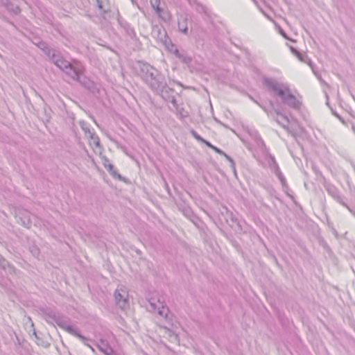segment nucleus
<instances>
[{
    "label": "nucleus",
    "instance_id": "1",
    "mask_svg": "<svg viewBox=\"0 0 355 355\" xmlns=\"http://www.w3.org/2000/svg\"><path fill=\"white\" fill-rule=\"evenodd\" d=\"M263 84L274 96L279 97L283 103L291 108L300 109L301 106L300 102L297 100L286 85L279 83L275 79L268 78L263 79Z\"/></svg>",
    "mask_w": 355,
    "mask_h": 355
},
{
    "label": "nucleus",
    "instance_id": "2",
    "mask_svg": "<svg viewBox=\"0 0 355 355\" xmlns=\"http://www.w3.org/2000/svg\"><path fill=\"white\" fill-rule=\"evenodd\" d=\"M139 76L153 92L159 90L166 86V80L164 75L154 67L142 62H139Z\"/></svg>",
    "mask_w": 355,
    "mask_h": 355
},
{
    "label": "nucleus",
    "instance_id": "3",
    "mask_svg": "<svg viewBox=\"0 0 355 355\" xmlns=\"http://www.w3.org/2000/svg\"><path fill=\"white\" fill-rule=\"evenodd\" d=\"M71 79L80 83L85 87H89V81L83 77L84 67L80 62L74 61L73 64L69 63L62 71Z\"/></svg>",
    "mask_w": 355,
    "mask_h": 355
},
{
    "label": "nucleus",
    "instance_id": "4",
    "mask_svg": "<svg viewBox=\"0 0 355 355\" xmlns=\"http://www.w3.org/2000/svg\"><path fill=\"white\" fill-rule=\"evenodd\" d=\"M54 324H56L68 333L78 337L84 345L90 347L93 352L94 351L92 347L89 344V340L79 332L78 328L69 324V320L68 318L58 313L54 320Z\"/></svg>",
    "mask_w": 355,
    "mask_h": 355
},
{
    "label": "nucleus",
    "instance_id": "5",
    "mask_svg": "<svg viewBox=\"0 0 355 355\" xmlns=\"http://www.w3.org/2000/svg\"><path fill=\"white\" fill-rule=\"evenodd\" d=\"M159 33L161 35L160 40L161 42L167 47V49L173 53L177 58H178L183 63L189 64L191 63L192 59L190 56L187 55L185 51L184 50H178L176 46L173 44L171 40L168 39L166 32L163 30V33L160 30H159Z\"/></svg>",
    "mask_w": 355,
    "mask_h": 355
},
{
    "label": "nucleus",
    "instance_id": "6",
    "mask_svg": "<svg viewBox=\"0 0 355 355\" xmlns=\"http://www.w3.org/2000/svg\"><path fill=\"white\" fill-rule=\"evenodd\" d=\"M147 309L150 312L157 313L160 316L164 318L168 324H172L171 322L172 315L171 314L168 308L165 306L164 305V302L159 299L156 300L153 297L149 299Z\"/></svg>",
    "mask_w": 355,
    "mask_h": 355
},
{
    "label": "nucleus",
    "instance_id": "7",
    "mask_svg": "<svg viewBox=\"0 0 355 355\" xmlns=\"http://www.w3.org/2000/svg\"><path fill=\"white\" fill-rule=\"evenodd\" d=\"M254 101L256 103H257L267 113L269 117L275 120V121L282 128H284L286 130H288L289 125V119L288 116L283 114L279 109H275L273 103L272 101H270L271 110H269L265 106H263L256 101Z\"/></svg>",
    "mask_w": 355,
    "mask_h": 355
},
{
    "label": "nucleus",
    "instance_id": "8",
    "mask_svg": "<svg viewBox=\"0 0 355 355\" xmlns=\"http://www.w3.org/2000/svg\"><path fill=\"white\" fill-rule=\"evenodd\" d=\"M114 295L116 304L119 308L124 309L128 306V294L125 288H116Z\"/></svg>",
    "mask_w": 355,
    "mask_h": 355
},
{
    "label": "nucleus",
    "instance_id": "9",
    "mask_svg": "<svg viewBox=\"0 0 355 355\" xmlns=\"http://www.w3.org/2000/svg\"><path fill=\"white\" fill-rule=\"evenodd\" d=\"M46 53L51 58L52 62L62 71L70 63L69 61L66 60L60 53H57L54 50L47 49Z\"/></svg>",
    "mask_w": 355,
    "mask_h": 355
},
{
    "label": "nucleus",
    "instance_id": "10",
    "mask_svg": "<svg viewBox=\"0 0 355 355\" xmlns=\"http://www.w3.org/2000/svg\"><path fill=\"white\" fill-rule=\"evenodd\" d=\"M324 188L328 194L331 196L336 202H338L343 207H347V204L345 201V198L340 195V191L336 187L331 184L326 183L324 184Z\"/></svg>",
    "mask_w": 355,
    "mask_h": 355
},
{
    "label": "nucleus",
    "instance_id": "11",
    "mask_svg": "<svg viewBox=\"0 0 355 355\" xmlns=\"http://www.w3.org/2000/svg\"><path fill=\"white\" fill-rule=\"evenodd\" d=\"M154 92L159 94L162 98L165 101H169L171 98V96L175 94V90L171 87H169L167 85V83L166 82V86L163 87L159 90H156Z\"/></svg>",
    "mask_w": 355,
    "mask_h": 355
},
{
    "label": "nucleus",
    "instance_id": "12",
    "mask_svg": "<svg viewBox=\"0 0 355 355\" xmlns=\"http://www.w3.org/2000/svg\"><path fill=\"white\" fill-rule=\"evenodd\" d=\"M103 164L112 177L119 180L122 179L121 175L117 173L114 165L110 163V160L107 157H104L103 159Z\"/></svg>",
    "mask_w": 355,
    "mask_h": 355
},
{
    "label": "nucleus",
    "instance_id": "13",
    "mask_svg": "<svg viewBox=\"0 0 355 355\" xmlns=\"http://www.w3.org/2000/svg\"><path fill=\"white\" fill-rule=\"evenodd\" d=\"M263 157L267 162V164L270 170L274 172L275 174L281 171L277 162L275 161V157L270 153H268V155L263 156Z\"/></svg>",
    "mask_w": 355,
    "mask_h": 355
},
{
    "label": "nucleus",
    "instance_id": "14",
    "mask_svg": "<svg viewBox=\"0 0 355 355\" xmlns=\"http://www.w3.org/2000/svg\"><path fill=\"white\" fill-rule=\"evenodd\" d=\"M178 30L180 32L187 34L188 32V19L185 16H181L178 22Z\"/></svg>",
    "mask_w": 355,
    "mask_h": 355
},
{
    "label": "nucleus",
    "instance_id": "15",
    "mask_svg": "<svg viewBox=\"0 0 355 355\" xmlns=\"http://www.w3.org/2000/svg\"><path fill=\"white\" fill-rule=\"evenodd\" d=\"M255 141L257 147L261 153L262 156H264L265 155H268V153H269L268 149L267 148L264 141L262 140L260 136L256 137Z\"/></svg>",
    "mask_w": 355,
    "mask_h": 355
},
{
    "label": "nucleus",
    "instance_id": "16",
    "mask_svg": "<svg viewBox=\"0 0 355 355\" xmlns=\"http://www.w3.org/2000/svg\"><path fill=\"white\" fill-rule=\"evenodd\" d=\"M43 314L44 319L48 323L51 324H54V320L58 315V313L51 309H46L44 311Z\"/></svg>",
    "mask_w": 355,
    "mask_h": 355
},
{
    "label": "nucleus",
    "instance_id": "17",
    "mask_svg": "<svg viewBox=\"0 0 355 355\" xmlns=\"http://www.w3.org/2000/svg\"><path fill=\"white\" fill-rule=\"evenodd\" d=\"M96 347L106 355H110L113 351L112 347L103 340H101L100 343L96 344Z\"/></svg>",
    "mask_w": 355,
    "mask_h": 355
},
{
    "label": "nucleus",
    "instance_id": "18",
    "mask_svg": "<svg viewBox=\"0 0 355 355\" xmlns=\"http://www.w3.org/2000/svg\"><path fill=\"white\" fill-rule=\"evenodd\" d=\"M291 52L297 56V58L302 62H304V63H309L310 62V60L309 59V58L307 57V55L306 54H303L302 53H300V51H298L296 49L293 48V47H291Z\"/></svg>",
    "mask_w": 355,
    "mask_h": 355
},
{
    "label": "nucleus",
    "instance_id": "19",
    "mask_svg": "<svg viewBox=\"0 0 355 355\" xmlns=\"http://www.w3.org/2000/svg\"><path fill=\"white\" fill-rule=\"evenodd\" d=\"M150 3L152 8L155 10L156 14L161 17L163 10L159 6L160 0H150Z\"/></svg>",
    "mask_w": 355,
    "mask_h": 355
},
{
    "label": "nucleus",
    "instance_id": "20",
    "mask_svg": "<svg viewBox=\"0 0 355 355\" xmlns=\"http://www.w3.org/2000/svg\"><path fill=\"white\" fill-rule=\"evenodd\" d=\"M174 110L177 116L182 119L189 116V112L183 107L178 105Z\"/></svg>",
    "mask_w": 355,
    "mask_h": 355
},
{
    "label": "nucleus",
    "instance_id": "21",
    "mask_svg": "<svg viewBox=\"0 0 355 355\" xmlns=\"http://www.w3.org/2000/svg\"><path fill=\"white\" fill-rule=\"evenodd\" d=\"M79 124L82 130L84 131L85 136L88 138L91 135L94 134V132L91 131L89 129L88 124L84 121H80Z\"/></svg>",
    "mask_w": 355,
    "mask_h": 355
},
{
    "label": "nucleus",
    "instance_id": "22",
    "mask_svg": "<svg viewBox=\"0 0 355 355\" xmlns=\"http://www.w3.org/2000/svg\"><path fill=\"white\" fill-rule=\"evenodd\" d=\"M97 6L103 12H107L109 10L107 0H96Z\"/></svg>",
    "mask_w": 355,
    "mask_h": 355
},
{
    "label": "nucleus",
    "instance_id": "23",
    "mask_svg": "<svg viewBox=\"0 0 355 355\" xmlns=\"http://www.w3.org/2000/svg\"><path fill=\"white\" fill-rule=\"evenodd\" d=\"M165 331L172 342L177 343L179 341L178 336L176 334H175L173 331L166 327Z\"/></svg>",
    "mask_w": 355,
    "mask_h": 355
},
{
    "label": "nucleus",
    "instance_id": "24",
    "mask_svg": "<svg viewBox=\"0 0 355 355\" xmlns=\"http://www.w3.org/2000/svg\"><path fill=\"white\" fill-rule=\"evenodd\" d=\"M89 139H90V144H93L96 147H100V139L95 133L91 135Z\"/></svg>",
    "mask_w": 355,
    "mask_h": 355
},
{
    "label": "nucleus",
    "instance_id": "25",
    "mask_svg": "<svg viewBox=\"0 0 355 355\" xmlns=\"http://www.w3.org/2000/svg\"><path fill=\"white\" fill-rule=\"evenodd\" d=\"M212 149L216 152L217 153L220 154V155H223L230 162H231L232 164H234V162L232 160V159L228 156L225 153H224L223 150H221L220 148L216 147L214 146V147L212 148Z\"/></svg>",
    "mask_w": 355,
    "mask_h": 355
},
{
    "label": "nucleus",
    "instance_id": "26",
    "mask_svg": "<svg viewBox=\"0 0 355 355\" xmlns=\"http://www.w3.org/2000/svg\"><path fill=\"white\" fill-rule=\"evenodd\" d=\"M275 175L277 176V178H279V181L281 182L282 187L284 189H288V186L286 184V179L284 177V175L282 173V172L279 171V173H276Z\"/></svg>",
    "mask_w": 355,
    "mask_h": 355
},
{
    "label": "nucleus",
    "instance_id": "27",
    "mask_svg": "<svg viewBox=\"0 0 355 355\" xmlns=\"http://www.w3.org/2000/svg\"><path fill=\"white\" fill-rule=\"evenodd\" d=\"M8 266V262L0 254V267L6 269Z\"/></svg>",
    "mask_w": 355,
    "mask_h": 355
},
{
    "label": "nucleus",
    "instance_id": "28",
    "mask_svg": "<svg viewBox=\"0 0 355 355\" xmlns=\"http://www.w3.org/2000/svg\"><path fill=\"white\" fill-rule=\"evenodd\" d=\"M193 137L200 142H205V140L202 139L195 130L191 132Z\"/></svg>",
    "mask_w": 355,
    "mask_h": 355
},
{
    "label": "nucleus",
    "instance_id": "29",
    "mask_svg": "<svg viewBox=\"0 0 355 355\" xmlns=\"http://www.w3.org/2000/svg\"><path fill=\"white\" fill-rule=\"evenodd\" d=\"M168 102H171L173 105V108L175 109V107H177L179 105L177 103V101H176V98H175V95H173L172 96H171V98L169 99V101H167Z\"/></svg>",
    "mask_w": 355,
    "mask_h": 355
},
{
    "label": "nucleus",
    "instance_id": "30",
    "mask_svg": "<svg viewBox=\"0 0 355 355\" xmlns=\"http://www.w3.org/2000/svg\"><path fill=\"white\" fill-rule=\"evenodd\" d=\"M26 214H27V216H26V218L27 219V221H26L25 220H23V225H25L26 227H28V226L31 223V214L29 213H26Z\"/></svg>",
    "mask_w": 355,
    "mask_h": 355
},
{
    "label": "nucleus",
    "instance_id": "31",
    "mask_svg": "<svg viewBox=\"0 0 355 355\" xmlns=\"http://www.w3.org/2000/svg\"><path fill=\"white\" fill-rule=\"evenodd\" d=\"M126 33L127 34L131 37H134L135 36V31L131 27H128L126 30Z\"/></svg>",
    "mask_w": 355,
    "mask_h": 355
},
{
    "label": "nucleus",
    "instance_id": "32",
    "mask_svg": "<svg viewBox=\"0 0 355 355\" xmlns=\"http://www.w3.org/2000/svg\"><path fill=\"white\" fill-rule=\"evenodd\" d=\"M198 10L199 12H202L205 13V15H207V8L202 5L198 6Z\"/></svg>",
    "mask_w": 355,
    "mask_h": 355
},
{
    "label": "nucleus",
    "instance_id": "33",
    "mask_svg": "<svg viewBox=\"0 0 355 355\" xmlns=\"http://www.w3.org/2000/svg\"><path fill=\"white\" fill-rule=\"evenodd\" d=\"M279 33L286 39H288V37L286 35V34L285 33V32L282 29V28H279Z\"/></svg>",
    "mask_w": 355,
    "mask_h": 355
},
{
    "label": "nucleus",
    "instance_id": "34",
    "mask_svg": "<svg viewBox=\"0 0 355 355\" xmlns=\"http://www.w3.org/2000/svg\"><path fill=\"white\" fill-rule=\"evenodd\" d=\"M202 143L205 144L208 147H209L211 149L214 147V146L211 143H209V141H207L206 140H205V142H202Z\"/></svg>",
    "mask_w": 355,
    "mask_h": 355
},
{
    "label": "nucleus",
    "instance_id": "35",
    "mask_svg": "<svg viewBox=\"0 0 355 355\" xmlns=\"http://www.w3.org/2000/svg\"><path fill=\"white\" fill-rule=\"evenodd\" d=\"M350 213H352L355 216V211L352 210L347 205V207H345Z\"/></svg>",
    "mask_w": 355,
    "mask_h": 355
},
{
    "label": "nucleus",
    "instance_id": "36",
    "mask_svg": "<svg viewBox=\"0 0 355 355\" xmlns=\"http://www.w3.org/2000/svg\"><path fill=\"white\" fill-rule=\"evenodd\" d=\"M339 119L340 121L343 123H345V121L343 120V118H341L338 114H335Z\"/></svg>",
    "mask_w": 355,
    "mask_h": 355
},
{
    "label": "nucleus",
    "instance_id": "37",
    "mask_svg": "<svg viewBox=\"0 0 355 355\" xmlns=\"http://www.w3.org/2000/svg\"><path fill=\"white\" fill-rule=\"evenodd\" d=\"M190 213H191V211L189 209H187L186 211H185L186 215H188Z\"/></svg>",
    "mask_w": 355,
    "mask_h": 355
},
{
    "label": "nucleus",
    "instance_id": "38",
    "mask_svg": "<svg viewBox=\"0 0 355 355\" xmlns=\"http://www.w3.org/2000/svg\"><path fill=\"white\" fill-rule=\"evenodd\" d=\"M352 129H353V131H354V133H355V126H353Z\"/></svg>",
    "mask_w": 355,
    "mask_h": 355
}]
</instances>
